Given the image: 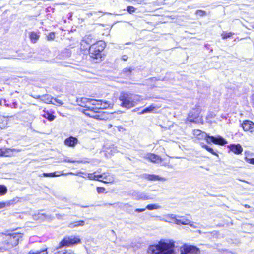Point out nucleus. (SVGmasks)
<instances>
[{
    "mask_svg": "<svg viewBox=\"0 0 254 254\" xmlns=\"http://www.w3.org/2000/svg\"><path fill=\"white\" fill-rule=\"evenodd\" d=\"M230 150L235 154H240L243 151V148L240 144H230L228 146Z\"/></svg>",
    "mask_w": 254,
    "mask_h": 254,
    "instance_id": "obj_13",
    "label": "nucleus"
},
{
    "mask_svg": "<svg viewBox=\"0 0 254 254\" xmlns=\"http://www.w3.org/2000/svg\"><path fill=\"white\" fill-rule=\"evenodd\" d=\"M245 207H249V206H248L247 205H246L245 206Z\"/></svg>",
    "mask_w": 254,
    "mask_h": 254,
    "instance_id": "obj_55",
    "label": "nucleus"
},
{
    "mask_svg": "<svg viewBox=\"0 0 254 254\" xmlns=\"http://www.w3.org/2000/svg\"><path fill=\"white\" fill-rule=\"evenodd\" d=\"M30 37L31 39H34V40H37L39 38V36H38V35L35 32H32L30 34Z\"/></svg>",
    "mask_w": 254,
    "mask_h": 254,
    "instance_id": "obj_36",
    "label": "nucleus"
},
{
    "mask_svg": "<svg viewBox=\"0 0 254 254\" xmlns=\"http://www.w3.org/2000/svg\"><path fill=\"white\" fill-rule=\"evenodd\" d=\"M43 116L44 118L47 119L49 121H52L55 118V117L54 115L51 114L49 112H45Z\"/></svg>",
    "mask_w": 254,
    "mask_h": 254,
    "instance_id": "obj_27",
    "label": "nucleus"
},
{
    "mask_svg": "<svg viewBox=\"0 0 254 254\" xmlns=\"http://www.w3.org/2000/svg\"><path fill=\"white\" fill-rule=\"evenodd\" d=\"M161 208V206L157 204H148L146 206V208L149 210L154 209H158Z\"/></svg>",
    "mask_w": 254,
    "mask_h": 254,
    "instance_id": "obj_25",
    "label": "nucleus"
},
{
    "mask_svg": "<svg viewBox=\"0 0 254 254\" xmlns=\"http://www.w3.org/2000/svg\"><path fill=\"white\" fill-rule=\"evenodd\" d=\"M159 220L168 223H174L176 220L177 215L173 214H168L163 216L156 217Z\"/></svg>",
    "mask_w": 254,
    "mask_h": 254,
    "instance_id": "obj_9",
    "label": "nucleus"
},
{
    "mask_svg": "<svg viewBox=\"0 0 254 254\" xmlns=\"http://www.w3.org/2000/svg\"><path fill=\"white\" fill-rule=\"evenodd\" d=\"M43 175L44 177H52L51 173H44L43 174Z\"/></svg>",
    "mask_w": 254,
    "mask_h": 254,
    "instance_id": "obj_44",
    "label": "nucleus"
},
{
    "mask_svg": "<svg viewBox=\"0 0 254 254\" xmlns=\"http://www.w3.org/2000/svg\"><path fill=\"white\" fill-rule=\"evenodd\" d=\"M99 117V115H95L93 117H94V118L98 119Z\"/></svg>",
    "mask_w": 254,
    "mask_h": 254,
    "instance_id": "obj_52",
    "label": "nucleus"
},
{
    "mask_svg": "<svg viewBox=\"0 0 254 254\" xmlns=\"http://www.w3.org/2000/svg\"><path fill=\"white\" fill-rule=\"evenodd\" d=\"M146 208H137L135 210V211L136 212H142L146 210Z\"/></svg>",
    "mask_w": 254,
    "mask_h": 254,
    "instance_id": "obj_43",
    "label": "nucleus"
},
{
    "mask_svg": "<svg viewBox=\"0 0 254 254\" xmlns=\"http://www.w3.org/2000/svg\"><path fill=\"white\" fill-rule=\"evenodd\" d=\"M105 190V189L104 187H98L97 188V191L98 193H103Z\"/></svg>",
    "mask_w": 254,
    "mask_h": 254,
    "instance_id": "obj_37",
    "label": "nucleus"
},
{
    "mask_svg": "<svg viewBox=\"0 0 254 254\" xmlns=\"http://www.w3.org/2000/svg\"><path fill=\"white\" fill-rule=\"evenodd\" d=\"M64 162H69V163H75V162H79V161H76L75 160H73L72 159H70L69 158H65L64 160Z\"/></svg>",
    "mask_w": 254,
    "mask_h": 254,
    "instance_id": "obj_38",
    "label": "nucleus"
},
{
    "mask_svg": "<svg viewBox=\"0 0 254 254\" xmlns=\"http://www.w3.org/2000/svg\"><path fill=\"white\" fill-rule=\"evenodd\" d=\"M47 248H44L41 250H32L28 254H47Z\"/></svg>",
    "mask_w": 254,
    "mask_h": 254,
    "instance_id": "obj_23",
    "label": "nucleus"
},
{
    "mask_svg": "<svg viewBox=\"0 0 254 254\" xmlns=\"http://www.w3.org/2000/svg\"><path fill=\"white\" fill-rule=\"evenodd\" d=\"M66 56H65V58H66L67 57H70V51L69 50H66Z\"/></svg>",
    "mask_w": 254,
    "mask_h": 254,
    "instance_id": "obj_46",
    "label": "nucleus"
},
{
    "mask_svg": "<svg viewBox=\"0 0 254 254\" xmlns=\"http://www.w3.org/2000/svg\"><path fill=\"white\" fill-rule=\"evenodd\" d=\"M34 219L38 220L41 219L42 220H44L46 218V216L44 214L39 213L38 215H35L34 216Z\"/></svg>",
    "mask_w": 254,
    "mask_h": 254,
    "instance_id": "obj_29",
    "label": "nucleus"
},
{
    "mask_svg": "<svg viewBox=\"0 0 254 254\" xmlns=\"http://www.w3.org/2000/svg\"><path fill=\"white\" fill-rule=\"evenodd\" d=\"M65 254H74L70 251H66V250H65Z\"/></svg>",
    "mask_w": 254,
    "mask_h": 254,
    "instance_id": "obj_50",
    "label": "nucleus"
},
{
    "mask_svg": "<svg viewBox=\"0 0 254 254\" xmlns=\"http://www.w3.org/2000/svg\"><path fill=\"white\" fill-rule=\"evenodd\" d=\"M233 34V33L232 32H229V33L224 32L222 34V37L223 39H225L227 38L230 37Z\"/></svg>",
    "mask_w": 254,
    "mask_h": 254,
    "instance_id": "obj_31",
    "label": "nucleus"
},
{
    "mask_svg": "<svg viewBox=\"0 0 254 254\" xmlns=\"http://www.w3.org/2000/svg\"><path fill=\"white\" fill-rule=\"evenodd\" d=\"M242 127L245 131L254 132V123L250 120H245L242 124Z\"/></svg>",
    "mask_w": 254,
    "mask_h": 254,
    "instance_id": "obj_8",
    "label": "nucleus"
},
{
    "mask_svg": "<svg viewBox=\"0 0 254 254\" xmlns=\"http://www.w3.org/2000/svg\"><path fill=\"white\" fill-rule=\"evenodd\" d=\"M55 254H65V250L62 249L57 251Z\"/></svg>",
    "mask_w": 254,
    "mask_h": 254,
    "instance_id": "obj_41",
    "label": "nucleus"
},
{
    "mask_svg": "<svg viewBox=\"0 0 254 254\" xmlns=\"http://www.w3.org/2000/svg\"><path fill=\"white\" fill-rule=\"evenodd\" d=\"M94 109V107H92V108H91V109H91V110H92V109Z\"/></svg>",
    "mask_w": 254,
    "mask_h": 254,
    "instance_id": "obj_56",
    "label": "nucleus"
},
{
    "mask_svg": "<svg viewBox=\"0 0 254 254\" xmlns=\"http://www.w3.org/2000/svg\"><path fill=\"white\" fill-rule=\"evenodd\" d=\"M3 149H0V156H3Z\"/></svg>",
    "mask_w": 254,
    "mask_h": 254,
    "instance_id": "obj_49",
    "label": "nucleus"
},
{
    "mask_svg": "<svg viewBox=\"0 0 254 254\" xmlns=\"http://www.w3.org/2000/svg\"><path fill=\"white\" fill-rule=\"evenodd\" d=\"M190 220L186 218L185 217L183 216L177 215L176 220L175 221V224L177 225H188L190 224Z\"/></svg>",
    "mask_w": 254,
    "mask_h": 254,
    "instance_id": "obj_16",
    "label": "nucleus"
},
{
    "mask_svg": "<svg viewBox=\"0 0 254 254\" xmlns=\"http://www.w3.org/2000/svg\"><path fill=\"white\" fill-rule=\"evenodd\" d=\"M7 188L4 185H0V195H3L6 193Z\"/></svg>",
    "mask_w": 254,
    "mask_h": 254,
    "instance_id": "obj_28",
    "label": "nucleus"
},
{
    "mask_svg": "<svg viewBox=\"0 0 254 254\" xmlns=\"http://www.w3.org/2000/svg\"><path fill=\"white\" fill-rule=\"evenodd\" d=\"M155 109V107L151 105L149 107H147L143 109L141 112H140L139 114L140 115L146 113H149L152 112L154 109Z\"/></svg>",
    "mask_w": 254,
    "mask_h": 254,
    "instance_id": "obj_26",
    "label": "nucleus"
},
{
    "mask_svg": "<svg viewBox=\"0 0 254 254\" xmlns=\"http://www.w3.org/2000/svg\"><path fill=\"white\" fill-rule=\"evenodd\" d=\"M122 59L123 60L126 61H127V60L128 56L127 55H123L122 56Z\"/></svg>",
    "mask_w": 254,
    "mask_h": 254,
    "instance_id": "obj_45",
    "label": "nucleus"
},
{
    "mask_svg": "<svg viewBox=\"0 0 254 254\" xmlns=\"http://www.w3.org/2000/svg\"><path fill=\"white\" fill-rule=\"evenodd\" d=\"M245 159L247 162L254 165V158H248L246 157Z\"/></svg>",
    "mask_w": 254,
    "mask_h": 254,
    "instance_id": "obj_39",
    "label": "nucleus"
},
{
    "mask_svg": "<svg viewBox=\"0 0 254 254\" xmlns=\"http://www.w3.org/2000/svg\"><path fill=\"white\" fill-rule=\"evenodd\" d=\"M80 45H81L80 44ZM90 46H89L88 45H86V44H84V45H81V49L83 51H85V50H87L89 48Z\"/></svg>",
    "mask_w": 254,
    "mask_h": 254,
    "instance_id": "obj_40",
    "label": "nucleus"
},
{
    "mask_svg": "<svg viewBox=\"0 0 254 254\" xmlns=\"http://www.w3.org/2000/svg\"><path fill=\"white\" fill-rule=\"evenodd\" d=\"M144 157L153 163H159L161 162V158L153 153H148Z\"/></svg>",
    "mask_w": 254,
    "mask_h": 254,
    "instance_id": "obj_11",
    "label": "nucleus"
},
{
    "mask_svg": "<svg viewBox=\"0 0 254 254\" xmlns=\"http://www.w3.org/2000/svg\"><path fill=\"white\" fill-rule=\"evenodd\" d=\"M53 100L56 103L54 105L56 106H61L64 104V103L60 100L57 98H53Z\"/></svg>",
    "mask_w": 254,
    "mask_h": 254,
    "instance_id": "obj_34",
    "label": "nucleus"
},
{
    "mask_svg": "<svg viewBox=\"0 0 254 254\" xmlns=\"http://www.w3.org/2000/svg\"><path fill=\"white\" fill-rule=\"evenodd\" d=\"M89 100H90L89 103H91V104L92 105L97 106V107H98V106L99 105L100 100H95V99L89 98Z\"/></svg>",
    "mask_w": 254,
    "mask_h": 254,
    "instance_id": "obj_30",
    "label": "nucleus"
},
{
    "mask_svg": "<svg viewBox=\"0 0 254 254\" xmlns=\"http://www.w3.org/2000/svg\"><path fill=\"white\" fill-rule=\"evenodd\" d=\"M143 177L144 179H147L150 181H165L166 180V179L165 178L159 176V175H154V174H145L143 175Z\"/></svg>",
    "mask_w": 254,
    "mask_h": 254,
    "instance_id": "obj_10",
    "label": "nucleus"
},
{
    "mask_svg": "<svg viewBox=\"0 0 254 254\" xmlns=\"http://www.w3.org/2000/svg\"><path fill=\"white\" fill-rule=\"evenodd\" d=\"M96 40L94 39L92 35H86L83 39L81 41V45L86 44L89 46V45H92L93 44L95 43Z\"/></svg>",
    "mask_w": 254,
    "mask_h": 254,
    "instance_id": "obj_12",
    "label": "nucleus"
},
{
    "mask_svg": "<svg viewBox=\"0 0 254 254\" xmlns=\"http://www.w3.org/2000/svg\"><path fill=\"white\" fill-rule=\"evenodd\" d=\"M119 99L121 101V106L127 109L135 106L140 102L139 96L130 93L121 92Z\"/></svg>",
    "mask_w": 254,
    "mask_h": 254,
    "instance_id": "obj_2",
    "label": "nucleus"
},
{
    "mask_svg": "<svg viewBox=\"0 0 254 254\" xmlns=\"http://www.w3.org/2000/svg\"><path fill=\"white\" fill-rule=\"evenodd\" d=\"M251 26L253 28H254V22H252L251 23Z\"/></svg>",
    "mask_w": 254,
    "mask_h": 254,
    "instance_id": "obj_51",
    "label": "nucleus"
},
{
    "mask_svg": "<svg viewBox=\"0 0 254 254\" xmlns=\"http://www.w3.org/2000/svg\"><path fill=\"white\" fill-rule=\"evenodd\" d=\"M21 150L20 149H17L15 148L10 149V148H5L3 149V156L5 157H9L14 155L15 152H18L21 151Z\"/></svg>",
    "mask_w": 254,
    "mask_h": 254,
    "instance_id": "obj_18",
    "label": "nucleus"
},
{
    "mask_svg": "<svg viewBox=\"0 0 254 254\" xmlns=\"http://www.w3.org/2000/svg\"><path fill=\"white\" fill-rule=\"evenodd\" d=\"M136 9L131 6H128L127 7V10L130 14H131L135 11Z\"/></svg>",
    "mask_w": 254,
    "mask_h": 254,
    "instance_id": "obj_35",
    "label": "nucleus"
},
{
    "mask_svg": "<svg viewBox=\"0 0 254 254\" xmlns=\"http://www.w3.org/2000/svg\"><path fill=\"white\" fill-rule=\"evenodd\" d=\"M5 235L7 237V243L12 247L17 245L20 239L23 237V234L21 233H7Z\"/></svg>",
    "mask_w": 254,
    "mask_h": 254,
    "instance_id": "obj_5",
    "label": "nucleus"
},
{
    "mask_svg": "<svg viewBox=\"0 0 254 254\" xmlns=\"http://www.w3.org/2000/svg\"><path fill=\"white\" fill-rule=\"evenodd\" d=\"M77 142L78 140L77 138L70 136L65 140L64 143L67 146L73 147L77 143Z\"/></svg>",
    "mask_w": 254,
    "mask_h": 254,
    "instance_id": "obj_19",
    "label": "nucleus"
},
{
    "mask_svg": "<svg viewBox=\"0 0 254 254\" xmlns=\"http://www.w3.org/2000/svg\"><path fill=\"white\" fill-rule=\"evenodd\" d=\"M113 106V104L111 102L105 100H100L99 105L97 107L98 109H106L108 108H112Z\"/></svg>",
    "mask_w": 254,
    "mask_h": 254,
    "instance_id": "obj_15",
    "label": "nucleus"
},
{
    "mask_svg": "<svg viewBox=\"0 0 254 254\" xmlns=\"http://www.w3.org/2000/svg\"><path fill=\"white\" fill-rule=\"evenodd\" d=\"M5 206V204L3 202L0 203V209L4 208Z\"/></svg>",
    "mask_w": 254,
    "mask_h": 254,
    "instance_id": "obj_48",
    "label": "nucleus"
},
{
    "mask_svg": "<svg viewBox=\"0 0 254 254\" xmlns=\"http://www.w3.org/2000/svg\"><path fill=\"white\" fill-rule=\"evenodd\" d=\"M175 244L170 240H161L157 244L150 245L148 252L151 254H175Z\"/></svg>",
    "mask_w": 254,
    "mask_h": 254,
    "instance_id": "obj_1",
    "label": "nucleus"
},
{
    "mask_svg": "<svg viewBox=\"0 0 254 254\" xmlns=\"http://www.w3.org/2000/svg\"><path fill=\"white\" fill-rule=\"evenodd\" d=\"M106 46L105 43L103 41H99L90 46L88 52L90 57L98 59L101 58V52Z\"/></svg>",
    "mask_w": 254,
    "mask_h": 254,
    "instance_id": "obj_3",
    "label": "nucleus"
},
{
    "mask_svg": "<svg viewBox=\"0 0 254 254\" xmlns=\"http://www.w3.org/2000/svg\"><path fill=\"white\" fill-rule=\"evenodd\" d=\"M89 98H81L77 99V102L79 106L90 109V107H87L86 105V104L89 103Z\"/></svg>",
    "mask_w": 254,
    "mask_h": 254,
    "instance_id": "obj_21",
    "label": "nucleus"
},
{
    "mask_svg": "<svg viewBox=\"0 0 254 254\" xmlns=\"http://www.w3.org/2000/svg\"><path fill=\"white\" fill-rule=\"evenodd\" d=\"M39 98H40V100L46 104H55V103L53 102V98L50 95H44L42 96H39Z\"/></svg>",
    "mask_w": 254,
    "mask_h": 254,
    "instance_id": "obj_20",
    "label": "nucleus"
},
{
    "mask_svg": "<svg viewBox=\"0 0 254 254\" xmlns=\"http://www.w3.org/2000/svg\"><path fill=\"white\" fill-rule=\"evenodd\" d=\"M39 95L37 96H36V97H35V98H36V99H40V98H39Z\"/></svg>",
    "mask_w": 254,
    "mask_h": 254,
    "instance_id": "obj_53",
    "label": "nucleus"
},
{
    "mask_svg": "<svg viewBox=\"0 0 254 254\" xmlns=\"http://www.w3.org/2000/svg\"><path fill=\"white\" fill-rule=\"evenodd\" d=\"M188 225H190V227H193V228H196L197 227L194 226L193 224V223L192 222H191L190 221V224H188Z\"/></svg>",
    "mask_w": 254,
    "mask_h": 254,
    "instance_id": "obj_47",
    "label": "nucleus"
},
{
    "mask_svg": "<svg viewBox=\"0 0 254 254\" xmlns=\"http://www.w3.org/2000/svg\"><path fill=\"white\" fill-rule=\"evenodd\" d=\"M199 252V250L196 246L192 245H185L183 247L181 248V254H196Z\"/></svg>",
    "mask_w": 254,
    "mask_h": 254,
    "instance_id": "obj_7",
    "label": "nucleus"
},
{
    "mask_svg": "<svg viewBox=\"0 0 254 254\" xmlns=\"http://www.w3.org/2000/svg\"><path fill=\"white\" fill-rule=\"evenodd\" d=\"M87 177L90 180H95L103 182L105 183H107L106 181H103L101 180L105 179L106 178L103 177V175H96L95 173H88L87 175Z\"/></svg>",
    "mask_w": 254,
    "mask_h": 254,
    "instance_id": "obj_17",
    "label": "nucleus"
},
{
    "mask_svg": "<svg viewBox=\"0 0 254 254\" xmlns=\"http://www.w3.org/2000/svg\"><path fill=\"white\" fill-rule=\"evenodd\" d=\"M195 14L197 15H199L200 16H204L206 15V13L205 11L201 10H198L196 11Z\"/></svg>",
    "mask_w": 254,
    "mask_h": 254,
    "instance_id": "obj_33",
    "label": "nucleus"
},
{
    "mask_svg": "<svg viewBox=\"0 0 254 254\" xmlns=\"http://www.w3.org/2000/svg\"><path fill=\"white\" fill-rule=\"evenodd\" d=\"M80 238L76 236H71L70 237H66L63 239L60 242V248L77 244L80 243Z\"/></svg>",
    "mask_w": 254,
    "mask_h": 254,
    "instance_id": "obj_6",
    "label": "nucleus"
},
{
    "mask_svg": "<svg viewBox=\"0 0 254 254\" xmlns=\"http://www.w3.org/2000/svg\"><path fill=\"white\" fill-rule=\"evenodd\" d=\"M87 207H88L87 206H81V207H83V208H86Z\"/></svg>",
    "mask_w": 254,
    "mask_h": 254,
    "instance_id": "obj_54",
    "label": "nucleus"
},
{
    "mask_svg": "<svg viewBox=\"0 0 254 254\" xmlns=\"http://www.w3.org/2000/svg\"><path fill=\"white\" fill-rule=\"evenodd\" d=\"M84 225V221L83 220H80L79 221H76L74 223H71L69 224V227L70 228H73L78 226H82Z\"/></svg>",
    "mask_w": 254,
    "mask_h": 254,
    "instance_id": "obj_24",
    "label": "nucleus"
},
{
    "mask_svg": "<svg viewBox=\"0 0 254 254\" xmlns=\"http://www.w3.org/2000/svg\"><path fill=\"white\" fill-rule=\"evenodd\" d=\"M203 147L206 149L208 152L211 153L212 154L217 155L216 153L213 151V149L208 146L204 145L203 146Z\"/></svg>",
    "mask_w": 254,
    "mask_h": 254,
    "instance_id": "obj_32",
    "label": "nucleus"
},
{
    "mask_svg": "<svg viewBox=\"0 0 254 254\" xmlns=\"http://www.w3.org/2000/svg\"><path fill=\"white\" fill-rule=\"evenodd\" d=\"M132 71V69L131 68H124L123 70V71L121 73L122 77H124V78L130 77L131 75Z\"/></svg>",
    "mask_w": 254,
    "mask_h": 254,
    "instance_id": "obj_22",
    "label": "nucleus"
},
{
    "mask_svg": "<svg viewBox=\"0 0 254 254\" xmlns=\"http://www.w3.org/2000/svg\"><path fill=\"white\" fill-rule=\"evenodd\" d=\"M132 195L137 200H149L151 198L145 192H134L133 193Z\"/></svg>",
    "mask_w": 254,
    "mask_h": 254,
    "instance_id": "obj_14",
    "label": "nucleus"
},
{
    "mask_svg": "<svg viewBox=\"0 0 254 254\" xmlns=\"http://www.w3.org/2000/svg\"><path fill=\"white\" fill-rule=\"evenodd\" d=\"M51 175H52V177H58V176H61L62 174H61L60 173V172H54V173H51Z\"/></svg>",
    "mask_w": 254,
    "mask_h": 254,
    "instance_id": "obj_42",
    "label": "nucleus"
},
{
    "mask_svg": "<svg viewBox=\"0 0 254 254\" xmlns=\"http://www.w3.org/2000/svg\"><path fill=\"white\" fill-rule=\"evenodd\" d=\"M195 134L197 135H201L204 137L208 143L212 142L215 144L220 145H224L227 143V141L220 136L214 137L209 136L205 132H201L200 130H197L195 132Z\"/></svg>",
    "mask_w": 254,
    "mask_h": 254,
    "instance_id": "obj_4",
    "label": "nucleus"
}]
</instances>
